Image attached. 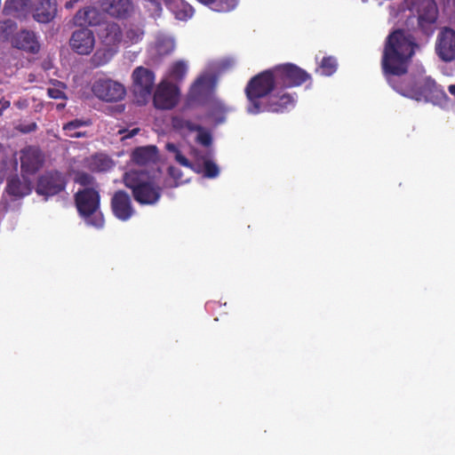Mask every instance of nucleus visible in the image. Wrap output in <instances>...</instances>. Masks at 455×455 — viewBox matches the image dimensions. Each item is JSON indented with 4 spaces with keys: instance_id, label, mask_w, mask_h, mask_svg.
I'll return each instance as SVG.
<instances>
[{
    "instance_id": "nucleus-27",
    "label": "nucleus",
    "mask_w": 455,
    "mask_h": 455,
    "mask_svg": "<svg viewBox=\"0 0 455 455\" xmlns=\"http://www.w3.org/2000/svg\"><path fill=\"white\" fill-rule=\"evenodd\" d=\"M6 190L8 194L20 197L28 195L31 188L27 182H21L17 177H12L8 180Z\"/></svg>"
},
{
    "instance_id": "nucleus-13",
    "label": "nucleus",
    "mask_w": 455,
    "mask_h": 455,
    "mask_svg": "<svg viewBox=\"0 0 455 455\" xmlns=\"http://www.w3.org/2000/svg\"><path fill=\"white\" fill-rule=\"evenodd\" d=\"M175 49L174 39L165 34H158L153 44L148 48V55L154 63L160 60L162 57H164L172 53Z\"/></svg>"
},
{
    "instance_id": "nucleus-32",
    "label": "nucleus",
    "mask_w": 455,
    "mask_h": 455,
    "mask_svg": "<svg viewBox=\"0 0 455 455\" xmlns=\"http://www.w3.org/2000/svg\"><path fill=\"white\" fill-rule=\"evenodd\" d=\"M227 111L224 104L218 99L212 98L211 101V116L216 122L223 121V114Z\"/></svg>"
},
{
    "instance_id": "nucleus-46",
    "label": "nucleus",
    "mask_w": 455,
    "mask_h": 455,
    "mask_svg": "<svg viewBox=\"0 0 455 455\" xmlns=\"http://www.w3.org/2000/svg\"><path fill=\"white\" fill-rule=\"evenodd\" d=\"M72 132H80L77 130H72Z\"/></svg>"
},
{
    "instance_id": "nucleus-16",
    "label": "nucleus",
    "mask_w": 455,
    "mask_h": 455,
    "mask_svg": "<svg viewBox=\"0 0 455 455\" xmlns=\"http://www.w3.org/2000/svg\"><path fill=\"white\" fill-rule=\"evenodd\" d=\"M296 99L289 93L279 94L277 90L269 97L268 102L264 104L265 111L283 112L294 108Z\"/></svg>"
},
{
    "instance_id": "nucleus-3",
    "label": "nucleus",
    "mask_w": 455,
    "mask_h": 455,
    "mask_svg": "<svg viewBox=\"0 0 455 455\" xmlns=\"http://www.w3.org/2000/svg\"><path fill=\"white\" fill-rule=\"evenodd\" d=\"M278 90L275 83V73L272 69L264 71L251 80L246 87V95L249 101L247 111L256 115L264 112V102L262 99L271 92Z\"/></svg>"
},
{
    "instance_id": "nucleus-23",
    "label": "nucleus",
    "mask_w": 455,
    "mask_h": 455,
    "mask_svg": "<svg viewBox=\"0 0 455 455\" xmlns=\"http://www.w3.org/2000/svg\"><path fill=\"white\" fill-rule=\"evenodd\" d=\"M56 15V5L50 0L43 1L36 9L34 18L38 22L47 23Z\"/></svg>"
},
{
    "instance_id": "nucleus-1",
    "label": "nucleus",
    "mask_w": 455,
    "mask_h": 455,
    "mask_svg": "<svg viewBox=\"0 0 455 455\" xmlns=\"http://www.w3.org/2000/svg\"><path fill=\"white\" fill-rule=\"evenodd\" d=\"M415 46L414 38L402 30H396L387 37L382 57V68L388 84L400 94L417 101H428L434 94L446 99L443 91L439 90L435 82L430 78H426L420 86L398 83V77L407 72Z\"/></svg>"
},
{
    "instance_id": "nucleus-7",
    "label": "nucleus",
    "mask_w": 455,
    "mask_h": 455,
    "mask_svg": "<svg viewBox=\"0 0 455 455\" xmlns=\"http://www.w3.org/2000/svg\"><path fill=\"white\" fill-rule=\"evenodd\" d=\"M273 71L278 89L299 86L310 78L308 73L291 63L278 65Z\"/></svg>"
},
{
    "instance_id": "nucleus-21",
    "label": "nucleus",
    "mask_w": 455,
    "mask_h": 455,
    "mask_svg": "<svg viewBox=\"0 0 455 455\" xmlns=\"http://www.w3.org/2000/svg\"><path fill=\"white\" fill-rule=\"evenodd\" d=\"M188 71V62L184 60H179L172 62L165 75L164 80L170 81L171 83H178L182 81L187 76Z\"/></svg>"
},
{
    "instance_id": "nucleus-37",
    "label": "nucleus",
    "mask_w": 455,
    "mask_h": 455,
    "mask_svg": "<svg viewBox=\"0 0 455 455\" xmlns=\"http://www.w3.org/2000/svg\"><path fill=\"white\" fill-rule=\"evenodd\" d=\"M77 182H79L82 185H89L92 181V178L85 173H80L76 177Z\"/></svg>"
},
{
    "instance_id": "nucleus-28",
    "label": "nucleus",
    "mask_w": 455,
    "mask_h": 455,
    "mask_svg": "<svg viewBox=\"0 0 455 455\" xmlns=\"http://www.w3.org/2000/svg\"><path fill=\"white\" fill-rule=\"evenodd\" d=\"M143 36L144 31L140 27L132 26L126 28L124 32H123V44L125 46L137 44L142 40Z\"/></svg>"
},
{
    "instance_id": "nucleus-15",
    "label": "nucleus",
    "mask_w": 455,
    "mask_h": 455,
    "mask_svg": "<svg viewBox=\"0 0 455 455\" xmlns=\"http://www.w3.org/2000/svg\"><path fill=\"white\" fill-rule=\"evenodd\" d=\"M112 211L116 218L121 220H129L134 213L132 207L131 198L124 191L116 192L112 197Z\"/></svg>"
},
{
    "instance_id": "nucleus-44",
    "label": "nucleus",
    "mask_w": 455,
    "mask_h": 455,
    "mask_svg": "<svg viewBox=\"0 0 455 455\" xmlns=\"http://www.w3.org/2000/svg\"><path fill=\"white\" fill-rule=\"evenodd\" d=\"M25 0H12L10 4H12L13 5H21L24 4Z\"/></svg>"
},
{
    "instance_id": "nucleus-18",
    "label": "nucleus",
    "mask_w": 455,
    "mask_h": 455,
    "mask_svg": "<svg viewBox=\"0 0 455 455\" xmlns=\"http://www.w3.org/2000/svg\"><path fill=\"white\" fill-rule=\"evenodd\" d=\"M101 7L109 15L117 18H125L133 10L131 0H103Z\"/></svg>"
},
{
    "instance_id": "nucleus-38",
    "label": "nucleus",
    "mask_w": 455,
    "mask_h": 455,
    "mask_svg": "<svg viewBox=\"0 0 455 455\" xmlns=\"http://www.w3.org/2000/svg\"><path fill=\"white\" fill-rule=\"evenodd\" d=\"M10 107V101L6 100H0V116L3 111Z\"/></svg>"
},
{
    "instance_id": "nucleus-6",
    "label": "nucleus",
    "mask_w": 455,
    "mask_h": 455,
    "mask_svg": "<svg viewBox=\"0 0 455 455\" xmlns=\"http://www.w3.org/2000/svg\"><path fill=\"white\" fill-rule=\"evenodd\" d=\"M155 74L152 70L142 66L137 67L132 74V87L136 102L145 105L152 98L155 85Z\"/></svg>"
},
{
    "instance_id": "nucleus-41",
    "label": "nucleus",
    "mask_w": 455,
    "mask_h": 455,
    "mask_svg": "<svg viewBox=\"0 0 455 455\" xmlns=\"http://www.w3.org/2000/svg\"><path fill=\"white\" fill-rule=\"evenodd\" d=\"M199 3L209 6L212 9V5L214 4L215 0H197Z\"/></svg>"
},
{
    "instance_id": "nucleus-25",
    "label": "nucleus",
    "mask_w": 455,
    "mask_h": 455,
    "mask_svg": "<svg viewBox=\"0 0 455 455\" xmlns=\"http://www.w3.org/2000/svg\"><path fill=\"white\" fill-rule=\"evenodd\" d=\"M102 40L104 44L108 47L123 44V31L119 25L116 23L108 24L105 28V35L102 36Z\"/></svg>"
},
{
    "instance_id": "nucleus-42",
    "label": "nucleus",
    "mask_w": 455,
    "mask_h": 455,
    "mask_svg": "<svg viewBox=\"0 0 455 455\" xmlns=\"http://www.w3.org/2000/svg\"><path fill=\"white\" fill-rule=\"evenodd\" d=\"M138 132H139V129L134 128L131 132H129V133L127 135H124L123 137V139L133 137L134 135H136L138 133Z\"/></svg>"
},
{
    "instance_id": "nucleus-29",
    "label": "nucleus",
    "mask_w": 455,
    "mask_h": 455,
    "mask_svg": "<svg viewBox=\"0 0 455 455\" xmlns=\"http://www.w3.org/2000/svg\"><path fill=\"white\" fill-rule=\"evenodd\" d=\"M91 122L88 119H75L68 124H66L63 127L66 135L71 138H80L84 136V132H72V130H78L81 127L90 125Z\"/></svg>"
},
{
    "instance_id": "nucleus-40",
    "label": "nucleus",
    "mask_w": 455,
    "mask_h": 455,
    "mask_svg": "<svg viewBox=\"0 0 455 455\" xmlns=\"http://www.w3.org/2000/svg\"><path fill=\"white\" fill-rule=\"evenodd\" d=\"M80 0H69L65 4V7L67 9H72L75 5V4L78 3Z\"/></svg>"
},
{
    "instance_id": "nucleus-11",
    "label": "nucleus",
    "mask_w": 455,
    "mask_h": 455,
    "mask_svg": "<svg viewBox=\"0 0 455 455\" xmlns=\"http://www.w3.org/2000/svg\"><path fill=\"white\" fill-rule=\"evenodd\" d=\"M435 50L443 60H455V31L448 28H443L438 35Z\"/></svg>"
},
{
    "instance_id": "nucleus-19",
    "label": "nucleus",
    "mask_w": 455,
    "mask_h": 455,
    "mask_svg": "<svg viewBox=\"0 0 455 455\" xmlns=\"http://www.w3.org/2000/svg\"><path fill=\"white\" fill-rule=\"evenodd\" d=\"M12 44L29 52H36L39 50V44L33 32L23 30L15 35L12 39Z\"/></svg>"
},
{
    "instance_id": "nucleus-8",
    "label": "nucleus",
    "mask_w": 455,
    "mask_h": 455,
    "mask_svg": "<svg viewBox=\"0 0 455 455\" xmlns=\"http://www.w3.org/2000/svg\"><path fill=\"white\" fill-rule=\"evenodd\" d=\"M92 93L100 100L116 102L122 100L125 94V87L110 78H97L92 85Z\"/></svg>"
},
{
    "instance_id": "nucleus-35",
    "label": "nucleus",
    "mask_w": 455,
    "mask_h": 455,
    "mask_svg": "<svg viewBox=\"0 0 455 455\" xmlns=\"http://www.w3.org/2000/svg\"><path fill=\"white\" fill-rule=\"evenodd\" d=\"M169 175L173 180V186H180L188 181L187 179H183L181 171L176 167L171 166L169 168Z\"/></svg>"
},
{
    "instance_id": "nucleus-22",
    "label": "nucleus",
    "mask_w": 455,
    "mask_h": 455,
    "mask_svg": "<svg viewBox=\"0 0 455 455\" xmlns=\"http://www.w3.org/2000/svg\"><path fill=\"white\" fill-rule=\"evenodd\" d=\"M84 165L92 172H107L113 165V161L104 154H96L85 159Z\"/></svg>"
},
{
    "instance_id": "nucleus-4",
    "label": "nucleus",
    "mask_w": 455,
    "mask_h": 455,
    "mask_svg": "<svg viewBox=\"0 0 455 455\" xmlns=\"http://www.w3.org/2000/svg\"><path fill=\"white\" fill-rule=\"evenodd\" d=\"M124 181L132 190L135 200L141 204H154L161 196V188L152 180H146L142 173L128 172L124 174Z\"/></svg>"
},
{
    "instance_id": "nucleus-17",
    "label": "nucleus",
    "mask_w": 455,
    "mask_h": 455,
    "mask_svg": "<svg viewBox=\"0 0 455 455\" xmlns=\"http://www.w3.org/2000/svg\"><path fill=\"white\" fill-rule=\"evenodd\" d=\"M21 169L28 173L36 172L43 164V156L36 148L28 147L21 151Z\"/></svg>"
},
{
    "instance_id": "nucleus-34",
    "label": "nucleus",
    "mask_w": 455,
    "mask_h": 455,
    "mask_svg": "<svg viewBox=\"0 0 455 455\" xmlns=\"http://www.w3.org/2000/svg\"><path fill=\"white\" fill-rule=\"evenodd\" d=\"M161 2H164L169 8L171 0H148L147 8L149 12H151L152 15H154V16L160 15V13L162 12Z\"/></svg>"
},
{
    "instance_id": "nucleus-10",
    "label": "nucleus",
    "mask_w": 455,
    "mask_h": 455,
    "mask_svg": "<svg viewBox=\"0 0 455 455\" xmlns=\"http://www.w3.org/2000/svg\"><path fill=\"white\" fill-rule=\"evenodd\" d=\"M222 68L219 63L210 64L207 69L196 80L190 88V95L199 100L211 95L217 84L215 70Z\"/></svg>"
},
{
    "instance_id": "nucleus-12",
    "label": "nucleus",
    "mask_w": 455,
    "mask_h": 455,
    "mask_svg": "<svg viewBox=\"0 0 455 455\" xmlns=\"http://www.w3.org/2000/svg\"><path fill=\"white\" fill-rule=\"evenodd\" d=\"M65 188V181L59 172H49L43 175L37 184L36 192L39 195L52 196Z\"/></svg>"
},
{
    "instance_id": "nucleus-39",
    "label": "nucleus",
    "mask_w": 455,
    "mask_h": 455,
    "mask_svg": "<svg viewBox=\"0 0 455 455\" xmlns=\"http://www.w3.org/2000/svg\"><path fill=\"white\" fill-rule=\"evenodd\" d=\"M35 128H36V124H29V125L26 126V127L20 128V131L22 132L26 133V132H29L35 130Z\"/></svg>"
},
{
    "instance_id": "nucleus-2",
    "label": "nucleus",
    "mask_w": 455,
    "mask_h": 455,
    "mask_svg": "<svg viewBox=\"0 0 455 455\" xmlns=\"http://www.w3.org/2000/svg\"><path fill=\"white\" fill-rule=\"evenodd\" d=\"M173 125L180 131L184 136L195 133V140L204 147L203 149L188 148L183 144H175L168 142L165 149L168 152L169 158L175 160L180 165L192 168L198 173H203L207 178H216L220 170L218 165L212 161V136L210 132L198 124H193L188 120H173Z\"/></svg>"
},
{
    "instance_id": "nucleus-43",
    "label": "nucleus",
    "mask_w": 455,
    "mask_h": 455,
    "mask_svg": "<svg viewBox=\"0 0 455 455\" xmlns=\"http://www.w3.org/2000/svg\"><path fill=\"white\" fill-rule=\"evenodd\" d=\"M448 91L455 98V84L449 85Z\"/></svg>"
},
{
    "instance_id": "nucleus-30",
    "label": "nucleus",
    "mask_w": 455,
    "mask_h": 455,
    "mask_svg": "<svg viewBox=\"0 0 455 455\" xmlns=\"http://www.w3.org/2000/svg\"><path fill=\"white\" fill-rule=\"evenodd\" d=\"M427 12L420 13L419 16V21L420 24L427 22L429 24L435 23L437 18V9L435 4L433 1H427L425 3Z\"/></svg>"
},
{
    "instance_id": "nucleus-45",
    "label": "nucleus",
    "mask_w": 455,
    "mask_h": 455,
    "mask_svg": "<svg viewBox=\"0 0 455 455\" xmlns=\"http://www.w3.org/2000/svg\"><path fill=\"white\" fill-rule=\"evenodd\" d=\"M4 25H5L8 28H11L12 26V21H6V22L4 23Z\"/></svg>"
},
{
    "instance_id": "nucleus-31",
    "label": "nucleus",
    "mask_w": 455,
    "mask_h": 455,
    "mask_svg": "<svg viewBox=\"0 0 455 455\" xmlns=\"http://www.w3.org/2000/svg\"><path fill=\"white\" fill-rule=\"evenodd\" d=\"M337 69V61L332 57L323 58L317 72L322 76H331Z\"/></svg>"
},
{
    "instance_id": "nucleus-5",
    "label": "nucleus",
    "mask_w": 455,
    "mask_h": 455,
    "mask_svg": "<svg viewBox=\"0 0 455 455\" xmlns=\"http://www.w3.org/2000/svg\"><path fill=\"white\" fill-rule=\"evenodd\" d=\"M76 203L80 214L87 225L100 228L103 227L104 219L99 211L100 196L93 188H84L77 192Z\"/></svg>"
},
{
    "instance_id": "nucleus-9",
    "label": "nucleus",
    "mask_w": 455,
    "mask_h": 455,
    "mask_svg": "<svg viewBox=\"0 0 455 455\" xmlns=\"http://www.w3.org/2000/svg\"><path fill=\"white\" fill-rule=\"evenodd\" d=\"M180 98L178 86L167 80H162L153 95V102L156 108L171 109L174 108Z\"/></svg>"
},
{
    "instance_id": "nucleus-33",
    "label": "nucleus",
    "mask_w": 455,
    "mask_h": 455,
    "mask_svg": "<svg viewBox=\"0 0 455 455\" xmlns=\"http://www.w3.org/2000/svg\"><path fill=\"white\" fill-rule=\"evenodd\" d=\"M239 0H215L214 4L212 5V10L215 12H230L234 10Z\"/></svg>"
},
{
    "instance_id": "nucleus-36",
    "label": "nucleus",
    "mask_w": 455,
    "mask_h": 455,
    "mask_svg": "<svg viewBox=\"0 0 455 455\" xmlns=\"http://www.w3.org/2000/svg\"><path fill=\"white\" fill-rule=\"evenodd\" d=\"M64 84L62 83H58V84L54 87L48 88V95L52 99H64Z\"/></svg>"
},
{
    "instance_id": "nucleus-20",
    "label": "nucleus",
    "mask_w": 455,
    "mask_h": 455,
    "mask_svg": "<svg viewBox=\"0 0 455 455\" xmlns=\"http://www.w3.org/2000/svg\"><path fill=\"white\" fill-rule=\"evenodd\" d=\"M132 161L138 165H148L158 159L157 148L155 146L140 147L132 152Z\"/></svg>"
},
{
    "instance_id": "nucleus-24",
    "label": "nucleus",
    "mask_w": 455,
    "mask_h": 455,
    "mask_svg": "<svg viewBox=\"0 0 455 455\" xmlns=\"http://www.w3.org/2000/svg\"><path fill=\"white\" fill-rule=\"evenodd\" d=\"M169 9L180 20H187L194 14L193 7L183 0H171Z\"/></svg>"
},
{
    "instance_id": "nucleus-26",
    "label": "nucleus",
    "mask_w": 455,
    "mask_h": 455,
    "mask_svg": "<svg viewBox=\"0 0 455 455\" xmlns=\"http://www.w3.org/2000/svg\"><path fill=\"white\" fill-rule=\"evenodd\" d=\"M99 13L95 8L87 7L80 10L74 17V22L78 26H94L99 22Z\"/></svg>"
},
{
    "instance_id": "nucleus-14",
    "label": "nucleus",
    "mask_w": 455,
    "mask_h": 455,
    "mask_svg": "<svg viewBox=\"0 0 455 455\" xmlns=\"http://www.w3.org/2000/svg\"><path fill=\"white\" fill-rule=\"evenodd\" d=\"M94 44V35L88 28L75 31L70 39L72 49L78 54H89L93 50Z\"/></svg>"
},
{
    "instance_id": "nucleus-47",
    "label": "nucleus",
    "mask_w": 455,
    "mask_h": 455,
    "mask_svg": "<svg viewBox=\"0 0 455 455\" xmlns=\"http://www.w3.org/2000/svg\"><path fill=\"white\" fill-rule=\"evenodd\" d=\"M2 182V180H0V183Z\"/></svg>"
}]
</instances>
